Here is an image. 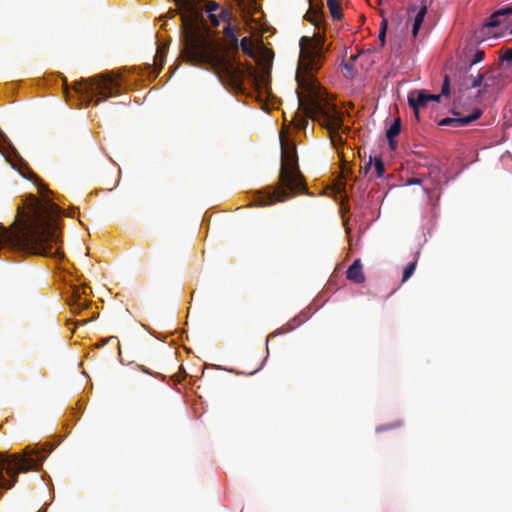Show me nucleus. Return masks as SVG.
<instances>
[{"label":"nucleus","mask_w":512,"mask_h":512,"mask_svg":"<svg viewBox=\"0 0 512 512\" xmlns=\"http://www.w3.org/2000/svg\"><path fill=\"white\" fill-rule=\"evenodd\" d=\"M41 198L30 194L17 208V217L10 228L0 225V250L8 245L35 255L61 259L58 221L60 207L50 199L52 192L40 183Z\"/></svg>","instance_id":"f257e3e1"},{"label":"nucleus","mask_w":512,"mask_h":512,"mask_svg":"<svg viewBox=\"0 0 512 512\" xmlns=\"http://www.w3.org/2000/svg\"><path fill=\"white\" fill-rule=\"evenodd\" d=\"M300 54L296 71V81L300 91H297L298 106L305 116L295 114L293 125L305 129L308 125L306 117L319 121L330 134L331 143L335 148L344 144L340 131L345 132L342 113L319 86L315 74L324 60V39L303 36L299 42Z\"/></svg>","instance_id":"f03ea898"},{"label":"nucleus","mask_w":512,"mask_h":512,"mask_svg":"<svg viewBox=\"0 0 512 512\" xmlns=\"http://www.w3.org/2000/svg\"><path fill=\"white\" fill-rule=\"evenodd\" d=\"M202 0H174L175 9H170L166 18L180 15L181 19V57L193 65H209L224 74L231 85L240 89L244 72L232 61L220 56L211 30L204 18Z\"/></svg>","instance_id":"7ed1b4c3"},{"label":"nucleus","mask_w":512,"mask_h":512,"mask_svg":"<svg viewBox=\"0 0 512 512\" xmlns=\"http://www.w3.org/2000/svg\"><path fill=\"white\" fill-rule=\"evenodd\" d=\"M304 192H307V186L299 169L296 146L288 139L281 137V167L278 184L273 190L269 188L266 196L260 199L259 205L285 202Z\"/></svg>","instance_id":"20e7f679"},{"label":"nucleus","mask_w":512,"mask_h":512,"mask_svg":"<svg viewBox=\"0 0 512 512\" xmlns=\"http://www.w3.org/2000/svg\"><path fill=\"white\" fill-rule=\"evenodd\" d=\"M49 452V449L35 445L26 447L22 454H0V498L15 484L19 473L37 470Z\"/></svg>","instance_id":"39448f33"},{"label":"nucleus","mask_w":512,"mask_h":512,"mask_svg":"<svg viewBox=\"0 0 512 512\" xmlns=\"http://www.w3.org/2000/svg\"><path fill=\"white\" fill-rule=\"evenodd\" d=\"M120 89L121 85L112 73L81 78L79 81L74 82V90L84 101V107L90 105L95 95L101 96L94 101V104L97 106L107 98L119 95Z\"/></svg>","instance_id":"423d86ee"},{"label":"nucleus","mask_w":512,"mask_h":512,"mask_svg":"<svg viewBox=\"0 0 512 512\" xmlns=\"http://www.w3.org/2000/svg\"><path fill=\"white\" fill-rule=\"evenodd\" d=\"M454 105V102L452 103ZM462 107H452L451 113L454 117H446L439 121L440 126H453V127H462L471 124L473 121L479 119L482 115V111L479 108H475L472 114L467 116H461L459 109Z\"/></svg>","instance_id":"0eeeda50"},{"label":"nucleus","mask_w":512,"mask_h":512,"mask_svg":"<svg viewBox=\"0 0 512 512\" xmlns=\"http://www.w3.org/2000/svg\"><path fill=\"white\" fill-rule=\"evenodd\" d=\"M512 14V6H506L494 12L480 29V33L485 37H496L497 33L490 32V29L499 27L506 16Z\"/></svg>","instance_id":"6e6552de"},{"label":"nucleus","mask_w":512,"mask_h":512,"mask_svg":"<svg viewBox=\"0 0 512 512\" xmlns=\"http://www.w3.org/2000/svg\"><path fill=\"white\" fill-rule=\"evenodd\" d=\"M440 95L428 94L425 90L412 92L408 95V104L413 108L415 116L419 118V109L429 101H439Z\"/></svg>","instance_id":"1a4fd4ad"},{"label":"nucleus","mask_w":512,"mask_h":512,"mask_svg":"<svg viewBox=\"0 0 512 512\" xmlns=\"http://www.w3.org/2000/svg\"><path fill=\"white\" fill-rule=\"evenodd\" d=\"M440 174V168L438 166H432L429 169V178L425 175H420L417 177H411L407 178L406 184L407 185H422L424 187V190L427 193H430L431 187L427 185V181H431V185L437 184L438 180L436 179L438 175Z\"/></svg>","instance_id":"9d476101"},{"label":"nucleus","mask_w":512,"mask_h":512,"mask_svg":"<svg viewBox=\"0 0 512 512\" xmlns=\"http://www.w3.org/2000/svg\"><path fill=\"white\" fill-rule=\"evenodd\" d=\"M408 15L409 18L412 17V14H415L413 17V23H412V35L413 37H416L418 35V32L423 24L425 15L427 13V5L422 4L420 7L416 5H412L408 8Z\"/></svg>","instance_id":"9b49d317"},{"label":"nucleus","mask_w":512,"mask_h":512,"mask_svg":"<svg viewBox=\"0 0 512 512\" xmlns=\"http://www.w3.org/2000/svg\"><path fill=\"white\" fill-rule=\"evenodd\" d=\"M346 278L353 283L361 284L365 281L363 265L360 259H355L346 271Z\"/></svg>","instance_id":"f8f14e48"},{"label":"nucleus","mask_w":512,"mask_h":512,"mask_svg":"<svg viewBox=\"0 0 512 512\" xmlns=\"http://www.w3.org/2000/svg\"><path fill=\"white\" fill-rule=\"evenodd\" d=\"M400 132L401 120L400 118H396L386 131V137L388 139L389 147L391 150H395L397 148V141L395 138L400 134Z\"/></svg>","instance_id":"ddd939ff"},{"label":"nucleus","mask_w":512,"mask_h":512,"mask_svg":"<svg viewBox=\"0 0 512 512\" xmlns=\"http://www.w3.org/2000/svg\"><path fill=\"white\" fill-rule=\"evenodd\" d=\"M222 7L216 1H208L205 6V11L208 15L212 27H219V22L216 19V12H219Z\"/></svg>","instance_id":"4468645a"},{"label":"nucleus","mask_w":512,"mask_h":512,"mask_svg":"<svg viewBox=\"0 0 512 512\" xmlns=\"http://www.w3.org/2000/svg\"><path fill=\"white\" fill-rule=\"evenodd\" d=\"M223 34L230 40L231 47L238 49V37L236 34V28L233 23H227L223 28Z\"/></svg>","instance_id":"2eb2a0df"},{"label":"nucleus","mask_w":512,"mask_h":512,"mask_svg":"<svg viewBox=\"0 0 512 512\" xmlns=\"http://www.w3.org/2000/svg\"><path fill=\"white\" fill-rule=\"evenodd\" d=\"M327 6L329 8L331 17L338 21L343 17L339 0H327Z\"/></svg>","instance_id":"dca6fc26"},{"label":"nucleus","mask_w":512,"mask_h":512,"mask_svg":"<svg viewBox=\"0 0 512 512\" xmlns=\"http://www.w3.org/2000/svg\"><path fill=\"white\" fill-rule=\"evenodd\" d=\"M216 19L218 20L219 24L221 22L227 24V23H233L235 20V17L233 16L232 11L227 8H221L219 12H216Z\"/></svg>","instance_id":"f3484780"},{"label":"nucleus","mask_w":512,"mask_h":512,"mask_svg":"<svg viewBox=\"0 0 512 512\" xmlns=\"http://www.w3.org/2000/svg\"><path fill=\"white\" fill-rule=\"evenodd\" d=\"M300 324V322L297 320V318H294L293 320L289 321L288 323H286L285 325H283L281 328L277 329L276 331H274L273 333H271L269 335V338L270 337H276L278 335H281V334H284V333H288V332H291L292 330H294L298 325Z\"/></svg>","instance_id":"a211bd4d"},{"label":"nucleus","mask_w":512,"mask_h":512,"mask_svg":"<svg viewBox=\"0 0 512 512\" xmlns=\"http://www.w3.org/2000/svg\"><path fill=\"white\" fill-rule=\"evenodd\" d=\"M239 46L244 54H246L249 57L254 56V47H253L252 40L250 38L243 37L240 40V43L238 42V47Z\"/></svg>","instance_id":"6ab92c4d"},{"label":"nucleus","mask_w":512,"mask_h":512,"mask_svg":"<svg viewBox=\"0 0 512 512\" xmlns=\"http://www.w3.org/2000/svg\"><path fill=\"white\" fill-rule=\"evenodd\" d=\"M305 19L307 21H309L310 23H312L314 26L316 27H320V24H321V21H322V13L321 12H312L311 10H309L306 14H305Z\"/></svg>","instance_id":"aec40b11"},{"label":"nucleus","mask_w":512,"mask_h":512,"mask_svg":"<svg viewBox=\"0 0 512 512\" xmlns=\"http://www.w3.org/2000/svg\"><path fill=\"white\" fill-rule=\"evenodd\" d=\"M417 266V260H414L406 265L403 271L402 282H406L414 273Z\"/></svg>","instance_id":"412c9836"},{"label":"nucleus","mask_w":512,"mask_h":512,"mask_svg":"<svg viewBox=\"0 0 512 512\" xmlns=\"http://www.w3.org/2000/svg\"><path fill=\"white\" fill-rule=\"evenodd\" d=\"M451 94V80L449 76L446 74L443 79V84L441 87V96L448 97Z\"/></svg>","instance_id":"4be33fe9"},{"label":"nucleus","mask_w":512,"mask_h":512,"mask_svg":"<svg viewBox=\"0 0 512 512\" xmlns=\"http://www.w3.org/2000/svg\"><path fill=\"white\" fill-rule=\"evenodd\" d=\"M154 65L156 66V73L159 74L161 68L164 66V59L162 55V51L157 50V54L154 56Z\"/></svg>","instance_id":"5701e85b"},{"label":"nucleus","mask_w":512,"mask_h":512,"mask_svg":"<svg viewBox=\"0 0 512 512\" xmlns=\"http://www.w3.org/2000/svg\"><path fill=\"white\" fill-rule=\"evenodd\" d=\"M375 173L377 177H383L385 172V166L382 159H375L374 162Z\"/></svg>","instance_id":"b1692460"},{"label":"nucleus","mask_w":512,"mask_h":512,"mask_svg":"<svg viewBox=\"0 0 512 512\" xmlns=\"http://www.w3.org/2000/svg\"><path fill=\"white\" fill-rule=\"evenodd\" d=\"M484 57H485V52L483 50H477L474 53L473 58L470 60V66L481 62L484 59Z\"/></svg>","instance_id":"393cba45"},{"label":"nucleus","mask_w":512,"mask_h":512,"mask_svg":"<svg viewBox=\"0 0 512 512\" xmlns=\"http://www.w3.org/2000/svg\"><path fill=\"white\" fill-rule=\"evenodd\" d=\"M110 341H116L117 345H118V348L120 349V343L117 340V337H115V336H111V337H109L107 339L101 340V342L99 344H97V347L104 346L107 342H110Z\"/></svg>","instance_id":"a878e982"},{"label":"nucleus","mask_w":512,"mask_h":512,"mask_svg":"<svg viewBox=\"0 0 512 512\" xmlns=\"http://www.w3.org/2000/svg\"><path fill=\"white\" fill-rule=\"evenodd\" d=\"M401 426V423L400 422H395L393 424H390L388 426H380L376 429V431H383V430H386V429H393V428H398Z\"/></svg>","instance_id":"bb28decb"},{"label":"nucleus","mask_w":512,"mask_h":512,"mask_svg":"<svg viewBox=\"0 0 512 512\" xmlns=\"http://www.w3.org/2000/svg\"><path fill=\"white\" fill-rule=\"evenodd\" d=\"M343 67L347 71L346 76H352L354 64L348 61L346 63H343Z\"/></svg>","instance_id":"cd10ccee"},{"label":"nucleus","mask_w":512,"mask_h":512,"mask_svg":"<svg viewBox=\"0 0 512 512\" xmlns=\"http://www.w3.org/2000/svg\"><path fill=\"white\" fill-rule=\"evenodd\" d=\"M371 167H372V159L370 158V160L364 166L361 167V172L366 175L369 172V170L371 169Z\"/></svg>","instance_id":"c85d7f7f"},{"label":"nucleus","mask_w":512,"mask_h":512,"mask_svg":"<svg viewBox=\"0 0 512 512\" xmlns=\"http://www.w3.org/2000/svg\"><path fill=\"white\" fill-rule=\"evenodd\" d=\"M387 28H388V20L386 18H383L380 23L379 31H383L384 33H386Z\"/></svg>","instance_id":"c756f323"},{"label":"nucleus","mask_w":512,"mask_h":512,"mask_svg":"<svg viewBox=\"0 0 512 512\" xmlns=\"http://www.w3.org/2000/svg\"><path fill=\"white\" fill-rule=\"evenodd\" d=\"M378 38H379L381 46H384L385 41H386V33H384L383 31H379Z\"/></svg>","instance_id":"7c9ffc66"},{"label":"nucleus","mask_w":512,"mask_h":512,"mask_svg":"<svg viewBox=\"0 0 512 512\" xmlns=\"http://www.w3.org/2000/svg\"><path fill=\"white\" fill-rule=\"evenodd\" d=\"M357 58H358V54H356V55H352V56L350 57V59H349V62H351V63H353V64H354V62L357 60Z\"/></svg>","instance_id":"2f4dec72"},{"label":"nucleus","mask_w":512,"mask_h":512,"mask_svg":"<svg viewBox=\"0 0 512 512\" xmlns=\"http://www.w3.org/2000/svg\"><path fill=\"white\" fill-rule=\"evenodd\" d=\"M64 93H65V98H66V101H69V96H70V93H69V91H68V88H67V87L65 88V91H64Z\"/></svg>","instance_id":"473e14b6"}]
</instances>
